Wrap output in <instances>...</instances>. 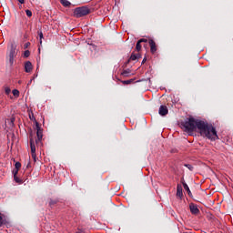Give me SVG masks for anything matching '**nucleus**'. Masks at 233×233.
<instances>
[{"label": "nucleus", "instance_id": "f257e3e1", "mask_svg": "<svg viewBox=\"0 0 233 233\" xmlns=\"http://www.w3.org/2000/svg\"><path fill=\"white\" fill-rule=\"evenodd\" d=\"M180 127L184 132L187 134H192L195 130L202 136V137H207L210 141H216L219 139L218 137V131H216V127L208 123H205L203 121L196 120L193 117L187 118L184 122L180 124Z\"/></svg>", "mask_w": 233, "mask_h": 233}, {"label": "nucleus", "instance_id": "f03ea898", "mask_svg": "<svg viewBox=\"0 0 233 233\" xmlns=\"http://www.w3.org/2000/svg\"><path fill=\"white\" fill-rule=\"evenodd\" d=\"M36 127V137L37 139L30 138V148H31V157H33L35 163L37 161V154L35 153V145L36 147H43V128L39 126V123H35Z\"/></svg>", "mask_w": 233, "mask_h": 233}, {"label": "nucleus", "instance_id": "7ed1b4c3", "mask_svg": "<svg viewBox=\"0 0 233 233\" xmlns=\"http://www.w3.org/2000/svg\"><path fill=\"white\" fill-rule=\"evenodd\" d=\"M88 14H90V9L86 6L77 7L74 12L76 17H84V15H88Z\"/></svg>", "mask_w": 233, "mask_h": 233}, {"label": "nucleus", "instance_id": "20e7f679", "mask_svg": "<svg viewBox=\"0 0 233 233\" xmlns=\"http://www.w3.org/2000/svg\"><path fill=\"white\" fill-rule=\"evenodd\" d=\"M148 43H149L151 54L153 55L156 54V52H157V46L156 45V42L153 39H150Z\"/></svg>", "mask_w": 233, "mask_h": 233}, {"label": "nucleus", "instance_id": "39448f33", "mask_svg": "<svg viewBox=\"0 0 233 233\" xmlns=\"http://www.w3.org/2000/svg\"><path fill=\"white\" fill-rule=\"evenodd\" d=\"M158 114L160 116H167L168 114V107L167 106H160Z\"/></svg>", "mask_w": 233, "mask_h": 233}, {"label": "nucleus", "instance_id": "423d86ee", "mask_svg": "<svg viewBox=\"0 0 233 233\" xmlns=\"http://www.w3.org/2000/svg\"><path fill=\"white\" fill-rule=\"evenodd\" d=\"M147 39L145 38H141L140 40L137 41V46H136V50L137 52H141V48H142V46H141V43H147Z\"/></svg>", "mask_w": 233, "mask_h": 233}, {"label": "nucleus", "instance_id": "0eeeda50", "mask_svg": "<svg viewBox=\"0 0 233 233\" xmlns=\"http://www.w3.org/2000/svg\"><path fill=\"white\" fill-rule=\"evenodd\" d=\"M189 208H190L191 214H199V208H198V206L194 204H190Z\"/></svg>", "mask_w": 233, "mask_h": 233}, {"label": "nucleus", "instance_id": "6e6552de", "mask_svg": "<svg viewBox=\"0 0 233 233\" xmlns=\"http://www.w3.org/2000/svg\"><path fill=\"white\" fill-rule=\"evenodd\" d=\"M32 62H30V61H27V62H25V72L28 74V73H30V72H32Z\"/></svg>", "mask_w": 233, "mask_h": 233}, {"label": "nucleus", "instance_id": "1a4fd4ad", "mask_svg": "<svg viewBox=\"0 0 233 233\" xmlns=\"http://www.w3.org/2000/svg\"><path fill=\"white\" fill-rule=\"evenodd\" d=\"M139 57H141L139 53H133L129 58V61H136L137 59H139Z\"/></svg>", "mask_w": 233, "mask_h": 233}, {"label": "nucleus", "instance_id": "9d476101", "mask_svg": "<svg viewBox=\"0 0 233 233\" xmlns=\"http://www.w3.org/2000/svg\"><path fill=\"white\" fill-rule=\"evenodd\" d=\"M17 56V52L15 51V46H12L9 53V57H15Z\"/></svg>", "mask_w": 233, "mask_h": 233}, {"label": "nucleus", "instance_id": "9b49d317", "mask_svg": "<svg viewBox=\"0 0 233 233\" xmlns=\"http://www.w3.org/2000/svg\"><path fill=\"white\" fill-rule=\"evenodd\" d=\"M177 196L178 198H183V187L181 186H177Z\"/></svg>", "mask_w": 233, "mask_h": 233}, {"label": "nucleus", "instance_id": "f8f14e48", "mask_svg": "<svg viewBox=\"0 0 233 233\" xmlns=\"http://www.w3.org/2000/svg\"><path fill=\"white\" fill-rule=\"evenodd\" d=\"M14 179L15 181V183H18V185H23V183H25V181L22 178H19V177H14Z\"/></svg>", "mask_w": 233, "mask_h": 233}, {"label": "nucleus", "instance_id": "ddd939ff", "mask_svg": "<svg viewBox=\"0 0 233 233\" xmlns=\"http://www.w3.org/2000/svg\"><path fill=\"white\" fill-rule=\"evenodd\" d=\"M60 3L63 6H70V2L68 0H60Z\"/></svg>", "mask_w": 233, "mask_h": 233}, {"label": "nucleus", "instance_id": "4468645a", "mask_svg": "<svg viewBox=\"0 0 233 233\" xmlns=\"http://www.w3.org/2000/svg\"><path fill=\"white\" fill-rule=\"evenodd\" d=\"M11 92H12V89H10L9 86H5V94L6 96H10Z\"/></svg>", "mask_w": 233, "mask_h": 233}, {"label": "nucleus", "instance_id": "2eb2a0df", "mask_svg": "<svg viewBox=\"0 0 233 233\" xmlns=\"http://www.w3.org/2000/svg\"><path fill=\"white\" fill-rule=\"evenodd\" d=\"M12 94H13V96H14L15 97H19V90L14 89V90L12 91Z\"/></svg>", "mask_w": 233, "mask_h": 233}, {"label": "nucleus", "instance_id": "dca6fc26", "mask_svg": "<svg viewBox=\"0 0 233 233\" xmlns=\"http://www.w3.org/2000/svg\"><path fill=\"white\" fill-rule=\"evenodd\" d=\"M183 187L185 190H187V192H188L190 194V188L188 187V185H187V183L183 182L182 183Z\"/></svg>", "mask_w": 233, "mask_h": 233}, {"label": "nucleus", "instance_id": "f3484780", "mask_svg": "<svg viewBox=\"0 0 233 233\" xmlns=\"http://www.w3.org/2000/svg\"><path fill=\"white\" fill-rule=\"evenodd\" d=\"M15 168L17 169V170H21V164H20V162H16L15 164Z\"/></svg>", "mask_w": 233, "mask_h": 233}, {"label": "nucleus", "instance_id": "a211bd4d", "mask_svg": "<svg viewBox=\"0 0 233 233\" xmlns=\"http://www.w3.org/2000/svg\"><path fill=\"white\" fill-rule=\"evenodd\" d=\"M24 57H30V51L29 50H25L24 52Z\"/></svg>", "mask_w": 233, "mask_h": 233}, {"label": "nucleus", "instance_id": "6ab92c4d", "mask_svg": "<svg viewBox=\"0 0 233 233\" xmlns=\"http://www.w3.org/2000/svg\"><path fill=\"white\" fill-rule=\"evenodd\" d=\"M17 174H19V169H14L13 170V176H14V177H17Z\"/></svg>", "mask_w": 233, "mask_h": 233}, {"label": "nucleus", "instance_id": "aec40b11", "mask_svg": "<svg viewBox=\"0 0 233 233\" xmlns=\"http://www.w3.org/2000/svg\"><path fill=\"white\" fill-rule=\"evenodd\" d=\"M25 14H26L27 17H32V12L29 9L25 10Z\"/></svg>", "mask_w": 233, "mask_h": 233}, {"label": "nucleus", "instance_id": "412c9836", "mask_svg": "<svg viewBox=\"0 0 233 233\" xmlns=\"http://www.w3.org/2000/svg\"><path fill=\"white\" fill-rule=\"evenodd\" d=\"M38 35L40 37V45H43V32L38 33Z\"/></svg>", "mask_w": 233, "mask_h": 233}, {"label": "nucleus", "instance_id": "4be33fe9", "mask_svg": "<svg viewBox=\"0 0 233 233\" xmlns=\"http://www.w3.org/2000/svg\"><path fill=\"white\" fill-rule=\"evenodd\" d=\"M15 57L9 56V63H10L11 66H14V59H15Z\"/></svg>", "mask_w": 233, "mask_h": 233}, {"label": "nucleus", "instance_id": "5701e85b", "mask_svg": "<svg viewBox=\"0 0 233 233\" xmlns=\"http://www.w3.org/2000/svg\"><path fill=\"white\" fill-rule=\"evenodd\" d=\"M28 46H30V42H27L24 45V48H28Z\"/></svg>", "mask_w": 233, "mask_h": 233}, {"label": "nucleus", "instance_id": "b1692460", "mask_svg": "<svg viewBox=\"0 0 233 233\" xmlns=\"http://www.w3.org/2000/svg\"><path fill=\"white\" fill-rule=\"evenodd\" d=\"M132 83V80H126L124 81V85H130Z\"/></svg>", "mask_w": 233, "mask_h": 233}, {"label": "nucleus", "instance_id": "393cba45", "mask_svg": "<svg viewBox=\"0 0 233 233\" xmlns=\"http://www.w3.org/2000/svg\"><path fill=\"white\" fill-rule=\"evenodd\" d=\"M3 226V217L0 216V227Z\"/></svg>", "mask_w": 233, "mask_h": 233}, {"label": "nucleus", "instance_id": "a878e982", "mask_svg": "<svg viewBox=\"0 0 233 233\" xmlns=\"http://www.w3.org/2000/svg\"><path fill=\"white\" fill-rule=\"evenodd\" d=\"M18 3H20L21 5H25V0H18Z\"/></svg>", "mask_w": 233, "mask_h": 233}, {"label": "nucleus", "instance_id": "bb28decb", "mask_svg": "<svg viewBox=\"0 0 233 233\" xmlns=\"http://www.w3.org/2000/svg\"><path fill=\"white\" fill-rule=\"evenodd\" d=\"M145 61H147V57H145L142 61V63H145Z\"/></svg>", "mask_w": 233, "mask_h": 233}]
</instances>
